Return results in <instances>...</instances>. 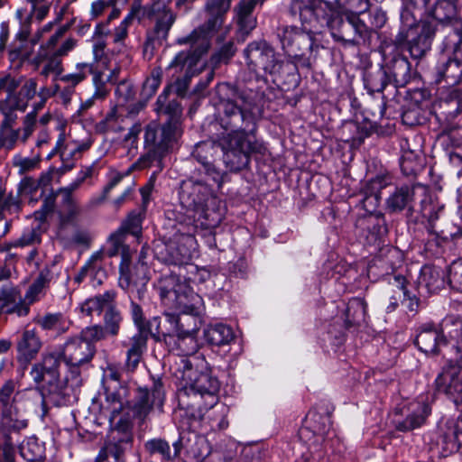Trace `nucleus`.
Wrapping results in <instances>:
<instances>
[{
  "instance_id": "1",
  "label": "nucleus",
  "mask_w": 462,
  "mask_h": 462,
  "mask_svg": "<svg viewBox=\"0 0 462 462\" xmlns=\"http://www.w3.org/2000/svg\"><path fill=\"white\" fill-rule=\"evenodd\" d=\"M220 125L226 130L217 140L223 152V161L231 171L246 168L254 153L263 154L265 147L256 137L257 124L254 112L240 107L232 100L220 104Z\"/></svg>"
},
{
  "instance_id": "2",
  "label": "nucleus",
  "mask_w": 462,
  "mask_h": 462,
  "mask_svg": "<svg viewBox=\"0 0 462 462\" xmlns=\"http://www.w3.org/2000/svg\"><path fill=\"white\" fill-rule=\"evenodd\" d=\"M289 14L308 29H329L333 40L343 47H356L365 42L370 31L357 16L344 20L332 4L325 0H291Z\"/></svg>"
},
{
  "instance_id": "3",
  "label": "nucleus",
  "mask_w": 462,
  "mask_h": 462,
  "mask_svg": "<svg viewBox=\"0 0 462 462\" xmlns=\"http://www.w3.org/2000/svg\"><path fill=\"white\" fill-rule=\"evenodd\" d=\"M176 365L184 383L178 393L179 406L194 420H201L218 402L219 381L212 375L203 358L180 357Z\"/></svg>"
},
{
  "instance_id": "4",
  "label": "nucleus",
  "mask_w": 462,
  "mask_h": 462,
  "mask_svg": "<svg viewBox=\"0 0 462 462\" xmlns=\"http://www.w3.org/2000/svg\"><path fill=\"white\" fill-rule=\"evenodd\" d=\"M230 0H207L204 5L206 21L189 35L179 40L181 44H190L192 50L179 52L170 63L168 69H180L184 71V78L176 81L177 92L184 94L191 78L196 74L193 69L200 55L208 48L207 38L217 32L224 24L226 16L230 10Z\"/></svg>"
},
{
  "instance_id": "5",
  "label": "nucleus",
  "mask_w": 462,
  "mask_h": 462,
  "mask_svg": "<svg viewBox=\"0 0 462 462\" xmlns=\"http://www.w3.org/2000/svg\"><path fill=\"white\" fill-rule=\"evenodd\" d=\"M440 342L449 350L450 359L435 379L436 388L457 406H462V318L446 316L439 323Z\"/></svg>"
},
{
  "instance_id": "6",
  "label": "nucleus",
  "mask_w": 462,
  "mask_h": 462,
  "mask_svg": "<svg viewBox=\"0 0 462 462\" xmlns=\"http://www.w3.org/2000/svg\"><path fill=\"white\" fill-rule=\"evenodd\" d=\"M180 199L189 217L193 219V228L213 229L221 223L223 211L205 181L193 179L183 181Z\"/></svg>"
},
{
  "instance_id": "7",
  "label": "nucleus",
  "mask_w": 462,
  "mask_h": 462,
  "mask_svg": "<svg viewBox=\"0 0 462 462\" xmlns=\"http://www.w3.org/2000/svg\"><path fill=\"white\" fill-rule=\"evenodd\" d=\"M162 304L180 315L199 316L203 310L202 298L176 274L162 275L155 284Z\"/></svg>"
},
{
  "instance_id": "8",
  "label": "nucleus",
  "mask_w": 462,
  "mask_h": 462,
  "mask_svg": "<svg viewBox=\"0 0 462 462\" xmlns=\"http://www.w3.org/2000/svg\"><path fill=\"white\" fill-rule=\"evenodd\" d=\"M165 316L166 321L172 326V329L167 333L161 330L164 341L173 345V349L178 351L181 357L191 358L192 356H188L195 354L199 347L196 333L199 329V316L171 313H165Z\"/></svg>"
},
{
  "instance_id": "9",
  "label": "nucleus",
  "mask_w": 462,
  "mask_h": 462,
  "mask_svg": "<svg viewBox=\"0 0 462 462\" xmlns=\"http://www.w3.org/2000/svg\"><path fill=\"white\" fill-rule=\"evenodd\" d=\"M320 29H308L301 24L284 26L279 32L280 41L285 53L295 60H302V65L310 66V58L316 57L320 44L317 42L316 35Z\"/></svg>"
},
{
  "instance_id": "10",
  "label": "nucleus",
  "mask_w": 462,
  "mask_h": 462,
  "mask_svg": "<svg viewBox=\"0 0 462 462\" xmlns=\"http://www.w3.org/2000/svg\"><path fill=\"white\" fill-rule=\"evenodd\" d=\"M164 402L165 392L160 379L154 380L150 388L137 387L134 399L128 403L125 421L134 419L143 423L153 411L157 410L159 412H162Z\"/></svg>"
},
{
  "instance_id": "11",
  "label": "nucleus",
  "mask_w": 462,
  "mask_h": 462,
  "mask_svg": "<svg viewBox=\"0 0 462 462\" xmlns=\"http://www.w3.org/2000/svg\"><path fill=\"white\" fill-rule=\"evenodd\" d=\"M158 129L155 125H148L144 132V144L149 147L146 153L130 166V171L149 168L154 162H160L177 139V130L171 124L163 125L161 139L157 140Z\"/></svg>"
},
{
  "instance_id": "12",
  "label": "nucleus",
  "mask_w": 462,
  "mask_h": 462,
  "mask_svg": "<svg viewBox=\"0 0 462 462\" xmlns=\"http://www.w3.org/2000/svg\"><path fill=\"white\" fill-rule=\"evenodd\" d=\"M444 51L452 58L439 60L435 67V82L454 87L462 82V36L448 32L443 42Z\"/></svg>"
},
{
  "instance_id": "13",
  "label": "nucleus",
  "mask_w": 462,
  "mask_h": 462,
  "mask_svg": "<svg viewBox=\"0 0 462 462\" xmlns=\"http://www.w3.org/2000/svg\"><path fill=\"white\" fill-rule=\"evenodd\" d=\"M437 32V24L430 21L421 22L417 27L408 31H399L394 43L405 49L414 60L423 58L430 50Z\"/></svg>"
},
{
  "instance_id": "14",
  "label": "nucleus",
  "mask_w": 462,
  "mask_h": 462,
  "mask_svg": "<svg viewBox=\"0 0 462 462\" xmlns=\"http://www.w3.org/2000/svg\"><path fill=\"white\" fill-rule=\"evenodd\" d=\"M180 233L174 236V238L165 244L164 251L162 252V261L168 264L182 265L189 263L193 258L199 255L198 242L193 234Z\"/></svg>"
},
{
  "instance_id": "15",
  "label": "nucleus",
  "mask_w": 462,
  "mask_h": 462,
  "mask_svg": "<svg viewBox=\"0 0 462 462\" xmlns=\"http://www.w3.org/2000/svg\"><path fill=\"white\" fill-rule=\"evenodd\" d=\"M425 13L436 22L451 27L448 32L462 36V19L453 0H420Z\"/></svg>"
},
{
  "instance_id": "16",
  "label": "nucleus",
  "mask_w": 462,
  "mask_h": 462,
  "mask_svg": "<svg viewBox=\"0 0 462 462\" xmlns=\"http://www.w3.org/2000/svg\"><path fill=\"white\" fill-rule=\"evenodd\" d=\"M58 129L60 134L54 146V151L59 152L60 161L73 162L76 165V162L81 157L82 153L91 147L92 139L87 133H85L86 136L82 139L77 138L71 130L66 134L65 122L60 123Z\"/></svg>"
},
{
  "instance_id": "17",
  "label": "nucleus",
  "mask_w": 462,
  "mask_h": 462,
  "mask_svg": "<svg viewBox=\"0 0 462 462\" xmlns=\"http://www.w3.org/2000/svg\"><path fill=\"white\" fill-rule=\"evenodd\" d=\"M244 53L247 66L253 71L273 74L279 69L274 50L265 41L250 42Z\"/></svg>"
},
{
  "instance_id": "18",
  "label": "nucleus",
  "mask_w": 462,
  "mask_h": 462,
  "mask_svg": "<svg viewBox=\"0 0 462 462\" xmlns=\"http://www.w3.org/2000/svg\"><path fill=\"white\" fill-rule=\"evenodd\" d=\"M149 335L158 339L160 336H154V332L137 330L131 337L121 342L125 348V370L127 374L134 373L147 351Z\"/></svg>"
},
{
  "instance_id": "19",
  "label": "nucleus",
  "mask_w": 462,
  "mask_h": 462,
  "mask_svg": "<svg viewBox=\"0 0 462 462\" xmlns=\"http://www.w3.org/2000/svg\"><path fill=\"white\" fill-rule=\"evenodd\" d=\"M59 351L65 364L87 365L94 358L97 349L74 335L66 339Z\"/></svg>"
},
{
  "instance_id": "20",
  "label": "nucleus",
  "mask_w": 462,
  "mask_h": 462,
  "mask_svg": "<svg viewBox=\"0 0 462 462\" xmlns=\"http://www.w3.org/2000/svg\"><path fill=\"white\" fill-rule=\"evenodd\" d=\"M62 356L59 350L45 351L40 362L35 363L30 371V375L37 386L46 380H56L60 377V366Z\"/></svg>"
},
{
  "instance_id": "21",
  "label": "nucleus",
  "mask_w": 462,
  "mask_h": 462,
  "mask_svg": "<svg viewBox=\"0 0 462 462\" xmlns=\"http://www.w3.org/2000/svg\"><path fill=\"white\" fill-rule=\"evenodd\" d=\"M38 394H40V385L37 386ZM74 394V389L60 377L56 380H46L42 387V403L43 406L50 402L55 406H64L70 402Z\"/></svg>"
},
{
  "instance_id": "22",
  "label": "nucleus",
  "mask_w": 462,
  "mask_h": 462,
  "mask_svg": "<svg viewBox=\"0 0 462 462\" xmlns=\"http://www.w3.org/2000/svg\"><path fill=\"white\" fill-rule=\"evenodd\" d=\"M42 342L35 328H25L16 342V359L18 363L28 365L34 360L40 350Z\"/></svg>"
},
{
  "instance_id": "23",
  "label": "nucleus",
  "mask_w": 462,
  "mask_h": 462,
  "mask_svg": "<svg viewBox=\"0 0 462 462\" xmlns=\"http://www.w3.org/2000/svg\"><path fill=\"white\" fill-rule=\"evenodd\" d=\"M119 283L122 288L128 289L131 285L137 287L138 297L143 296L145 286L150 280L148 266L144 263H137L133 271H130L129 264L123 262L119 268Z\"/></svg>"
},
{
  "instance_id": "24",
  "label": "nucleus",
  "mask_w": 462,
  "mask_h": 462,
  "mask_svg": "<svg viewBox=\"0 0 462 462\" xmlns=\"http://www.w3.org/2000/svg\"><path fill=\"white\" fill-rule=\"evenodd\" d=\"M159 11L153 14L154 26L147 32V42L162 43L169 35V32L176 20V14L164 3L158 1Z\"/></svg>"
},
{
  "instance_id": "25",
  "label": "nucleus",
  "mask_w": 462,
  "mask_h": 462,
  "mask_svg": "<svg viewBox=\"0 0 462 462\" xmlns=\"http://www.w3.org/2000/svg\"><path fill=\"white\" fill-rule=\"evenodd\" d=\"M462 442V431L458 421L448 420L439 427L437 444L441 448L443 456H448L458 450Z\"/></svg>"
},
{
  "instance_id": "26",
  "label": "nucleus",
  "mask_w": 462,
  "mask_h": 462,
  "mask_svg": "<svg viewBox=\"0 0 462 462\" xmlns=\"http://www.w3.org/2000/svg\"><path fill=\"white\" fill-rule=\"evenodd\" d=\"M431 409L425 402H413L409 405V413L402 420L395 422V428L399 431L406 432L420 428L425 424Z\"/></svg>"
},
{
  "instance_id": "27",
  "label": "nucleus",
  "mask_w": 462,
  "mask_h": 462,
  "mask_svg": "<svg viewBox=\"0 0 462 462\" xmlns=\"http://www.w3.org/2000/svg\"><path fill=\"white\" fill-rule=\"evenodd\" d=\"M414 344L425 354H438L440 342L439 328H437L433 323H424L419 327Z\"/></svg>"
},
{
  "instance_id": "28",
  "label": "nucleus",
  "mask_w": 462,
  "mask_h": 462,
  "mask_svg": "<svg viewBox=\"0 0 462 462\" xmlns=\"http://www.w3.org/2000/svg\"><path fill=\"white\" fill-rule=\"evenodd\" d=\"M16 390V383L13 379L6 380L0 387L1 411H6L17 405V402L29 394H38V389Z\"/></svg>"
},
{
  "instance_id": "29",
  "label": "nucleus",
  "mask_w": 462,
  "mask_h": 462,
  "mask_svg": "<svg viewBox=\"0 0 462 462\" xmlns=\"http://www.w3.org/2000/svg\"><path fill=\"white\" fill-rule=\"evenodd\" d=\"M416 186L402 185L395 188L386 199V208L392 213L412 208Z\"/></svg>"
},
{
  "instance_id": "30",
  "label": "nucleus",
  "mask_w": 462,
  "mask_h": 462,
  "mask_svg": "<svg viewBox=\"0 0 462 462\" xmlns=\"http://www.w3.org/2000/svg\"><path fill=\"white\" fill-rule=\"evenodd\" d=\"M128 389L125 386H120L116 391L108 393L106 396V402H107V409L110 411V420H115L120 415V422L125 421V414L128 411Z\"/></svg>"
},
{
  "instance_id": "31",
  "label": "nucleus",
  "mask_w": 462,
  "mask_h": 462,
  "mask_svg": "<svg viewBox=\"0 0 462 462\" xmlns=\"http://www.w3.org/2000/svg\"><path fill=\"white\" fill-rule=\"evenodd\" d=\"M213 149V144L209 143H201L197 144L193 157L201 164L200 171H203L208 180H211L218 187L223 182V174L210 162L208 153Z\"/></svg>"
},
{
  "instance_id": "32",
  "label": "nucleus",
  "mask_w": 462,
  "mask_h": 462,
  "mask_svg": "<svg viewBox=\"0 0 462 462\" xmlns=\"http://www.w3.org/2000/svg\"><path fill=\"white\" fill-rule=\"evenodd\" d=\"M387 79L393 78L397 87L405 86L411 79V64L403 55L394 56L389 63L383 67Z\"/></svg>"
},
{
  "instance_id": "33",
  "label": "nucleus",
  "mask_w": 462,
  "mask_h": 462,
  "mask_svg": "<svg viewBox=\"0 0 462 462\" xmlns=\"http://www.w3.org/2000/svg\"><path fill=\"white\" fill-rule=\"evenodd\" d=\"M204 338L210 346L221 347L230 346L236 336L231 327L219 323L208 326L204 330Z\"/></svg>"
},
{
  "instance_id": "34",
  "label": "nucleus",
  "mask_w": 462,
  "mask_h": 462,
  "mask_svg": "<svg viewBox=\"0 0 462 462\" xmlns=\"http://www.w3.org/2000/svg\"><path fill=\"white\" fill-rule=\"evenodd\" d=\"M260 2L261 0H241L235 8L240 31L245 34H249L256 26L257 22L253 12Z\"/></svg>"
},
{
  "instance_id": "35",
  "label": "nucleus",
  "mask_w": 462,
  "mask_h": 462,
  "mask_svg": "<svg viewBox=\"0 0 462 462\" xmlns=\"http://www.w3.org/2000/svg\"><path fill=\"white\" fill-rule=\"evenodd\" d=\"M81 208L76 199H62L56 211L60 228H65L77 223Z\"/></svg>"
},
{
  "instance_id": "36",
  "label": "nucleus",
  "mask_w": 462,
  "mask_h": 462,
  "mask_svg": "<svg viewBox=\"0 0 462 462\" xmlns=\"http://www.w3.org/2000/svg\"><path fill=\"white\" fill-rule=\"evenodd\" d=\"M51 182L50 173H42L39 180L26 176L22 179L18 185V192L21 196L28 198L31 202H36L39 197L41 186H47Z\"/></svg>"
},
{
  "instance_id": "37",
  "label": "nucleus",
  "mask_w": 462,
  "mask_h": 462,
  "mask_svg": "<svg viewBox=\"0 0 462 462\" xmlns=\"http://www.w3.org/2000/svg\"><path fill=\"white\" fill-rule=\"evenodd\" d=\"M17 120L3 117L0 122V151H12L21 143V136L15 127Z\"/></svg>"
},
{
  "instance_id": "38",
  "label": "nucleus",
  "mask_w": 462,
  "mask_h": 462,
  "mask_svg": "<svg viewBox=\"0 0 462 462\" xmlns=\"http://www.w3.org/2000/svg\"><path fill=\"white\" fill-rule=\"evenodd\" d=\"M1 423L8 431L18 433L28 427L29 419L16 405L9 410L1 411Z\"/></svg>"
},
{
  "instance_id": "39",
  "label": "nucleus",
  "mask_w": 462,
  "mask_h": 462,
  "mask_svg": "<svg viewBox=\"0 0 462 462\" xmlns=\"http://www.w3.org/2000/svg\"><path fill=\"white\" fill-rule=\"evenodd\" d=\"M35 322L42 330L52 331L56 333V335L66 333L70 327V321L60 312L47 313L43 316H40L35 319Z\"/></svg>"
},
{
  "instance_id": "40",
  "label": "nucleus",
  "mask_w": 462,
  "mask_h": 462,
  "mask_svg": "<svg viewBox=\"0 0 462 462\" xmlns=\"http://www.w3.org/2000/svg\"><path fill=\"white\" fill-rule=\"evenodd\" d=\"M131 317L137 330L154 332V336L161 335V319L159 317L146 320L142 307L134 301H131Z\"/></svg>"
},
{
  "instance_id": "41",
  "label": "nucleus",
  "mask_w": 462,
  "mask_h": 462,
  "mask_svg": "<svg viewBox=\"0 0 462 462\" xmlns=\"http://www.w3.org/2000/svg\"><path fill=\"white\" fill-rule=\"evenodd\" d=\"M419 285L425 287L430 293L436 292L444 286L442 271L434 266H423L419 277Z\"/></svg>"
},
{
  "instance_id": "42",
  "label": "nucleus",
  "mask_w": 462,
  "mask_h": 462,
  "mask_svg": "<svg viewBox=\"0 0 462 462\" xmlns=\"http://www.w3.org/2000/svg\"><path fill=\"white\" fill-rule=\"evenodd\" d=\"M38 63H42L41 75L48 78L53 76V80L56 81L60 79L63 72L62 58L58 56L54 51L42 54L39 53L37 56Z\"/></svg>"
},
{
  "instance_id": "43",
  "label": "nucleus",
  "mask_w": 462,
  "mask_h": 462,
  "mask_svg": "<svg viewBox=\"0 0 462 462\" xmlns=\"http://www.w3.org/2000/svg\"><path fill=\"white\" fill-rule=\"evenodd\" d=\"M356 226L367 234L374 236L375 239L386 231L385 220L381 213L367 214L362 217H359L356 221Z\"/></svg>"
},
{
  "instance_id": "44",
  "label": "nucleus",
  "mask_w": 462,
  "mask_h": 462,
  "mask_svg": "<svg viewBox=\"0 0 462 462\" xmlns=\"http://www.w3.org/2000/svg\"><path fill=\"white\" fill-rule=\"evenodd\" d=\"M29 104L17 92L9 94L0 100V113L3 117L18 120L17 111L24 112Z\"/></svg>"
},
{
  "instance_id": "45",
  "label": "nucleus",
  "mask_w": 462,
  "mask_h": 462,
  "mask_svg": "<svg viewBox=\"0 0 462 462\" xmlns=\"http://www.w3.org/2000/svg\"><path fill=\"white\" fill-rule=\"evenodd\" d=\"M440 106L447 116L456 117L462 111V91L459 88H448L442 94Z\"/></svg>"
},
{
  "instance_id": "46",
  "label": "nucleus",
  "mask_w": 462,
  "mask_h": 462,
  "mask_svg": "<svg viewBox=\"0 0 462 462\" xmlns=\"http://www.w3.org/2000/svg\"><path fill=\"white\" fill-rule=\"evenodd\" d=\"M22 457L29 462L40 461L45 457V446L36 437L25 439L19 446Z\"/></svg>"
},
{
  "instance_id": "47",
  "label": "nucleus",
  "mask_w": 462,
  "mask_h": 462,
  "mask_svg": "<svg viewBox=\"0 0 462 462\" xmlns=\"http://www.w3.org/2000/svg\"><path fill=\"white\" fill-rule=\"evenodd\" d=\"M51 279V273L49 269H43L40 272L38 277L28 288L24 300L29 304H32L41 299L44 294V290L50 284Z\"/></svg>"
},
{
  "instance_id": "48",
  "label": "nucleus",
  "mask_w": 462,
  "mask_h": 462,
  "mask_svg": "<svg viewBox=\"0 0 462 462\" xmlns=\"http://www.w3.org/2000/svg\"><path fill=\"white\" fill-rule=\"evenodd\" d=\"M104 255L105 252L103 250L95 252L75 276V282L79 284L87 276H96L103 272Z\"/></svg>"
},
{
  "instance_id": "49",
  "label": "nucleus",
  "mask_w": 462,
  "mask_h": 462,
  "mask_svg": "<svg viewBox=\"0 0 462 462\" xmlns=\"http://www.w3.org/2000/svg\"><path fill=\"white\" fill-rule=\"evenodd\" d=\"M142 216L140 213L132 212L128 215L127 218L123 222L117 233L112 234L109 240L115 245L116 247L120 243V236L122 233H129L134 236H138L141 233Z\"/></svg>"
},
{
  "instance_id": "50",
  "label": "nucleus",
  "mask_w": 462,
  "mask_h": 462,
  "mask_svg": "<svg viewBox=\"0 0 462 462\" xmlns=\"http://www.w3.org/2000/svg\"><path fill=\"white\" fill-rule=\"evenodd\" d=\"M366 302L361 298L349 300L346 309V322L348 326L359 324L366 316Z\"/></svg>"
},
{
  "instance_id": "51",
  "label": "nucleus",
  "mask_w": 462,
  "mask_h": 462,
  "mask_svg": "<svg viewBox=\"0 0 462 462\" xmlns=\"http://www.w3.org/2000/svg\"><path fill=\"white\" fill-rule=\"evenodd\" d=\"M388 83L383 67L372 71H366L364 76L365 88L370 94L382 92Z\"/></svg>"
},
{
  "instance_id": "52",
  "label": "nucleus",
  "mask_w": 462,
  "mask_h": 462,
  "mask_svg": "<svg viewBox=\"0 0 462 462\" xmlns=\"http://www.w3.org/2000/svg\"><path fill=\"white\" fill-rule=\"evenodd\" d=\"M165 100H166V94H165V92H163L157 98L156 103L159 106L158 112H162L164 114H167L170 116L168 122H166L164 125H169V124L171 125L172 124L175 126V129L177 130V136H178L180 134L178 125H179V118L181 115V107H180V104L175 100L170 101L168 103V105L164 106L163 104H164Z\"/></svg>"
},
{
  "instance_id": "53",
  "label": "nucleus",
  "mask_w": 462,
  "mask_h": 462,
  "mask_svg": "<svg viewBox=\"0 0 462 462\" xmlns=\"http://www.w3.org/2000/svg\"><path fill=\"white\" fill-rule=\"evenodd\" d=\"M393 282H391L393 287V294L389 299V304L386 307L387 312H393L399 306V302H402V299L407 296L406 279L402 275L393 277Z\"/></svg>"
},
{
  "instance_id": "54",
  "label": "nucleus",
  "mask_w": 462,
  "mask_h": 462,
  "mask_svg": "<svg viewBox=\"0 0 462 462\" xmlns=\"http://www.w3.org/2000/svg\"><path fill=\"white\" fill-rule=\"evenodd\" d=\"M144 448L150 455H160L162 461H171V449L169 442L162 438H154L144 443Z\"/></svg>"
},
{
  "instance_id": "55",
  "label": "nucleus",
  "mask_w": 462,
  "mask_h": 462,
  "mask_svg": "<svg viewBox=\"0 0 462 462\" xmlns=\"http://www.w3.org/2000/svg\"><path fill=\"white\" fill-rule=\"evenodd\" d=\"M93 168L86 167L82 169L77 175V178L70 182L68 186L58 189L57 194L60 195L62 199H76L73 193L79 189L82 183L92 176Z\"/></svg>"
},
{
  "instance_id": "56",
  "label": "nucleus",
  "mask_w": 462,
  "mask_h": 462,
  "mask_svg": "<svg viewBox=\"0 0 462 462\" xmlns=\"http://www.w3.org/2000/svg\"><path fill=\"white\" fill-rule=\"evenodd\" d=\"M103 319L106 336L116 337L123 322L121 312L116 308H110L106 310Z\"/></svg>"
},
{
  "instance_id": "57",
  "label": "nucleus",
  "mask_w": 462,
  "mask_h": 462,
  "mask_svg": "<svg viewBox=\"0 0 462 462\" xmlns=\"http://www.w3.org/2000/svg\"><path fill=\"white\" fill-rule=\"evenodd\" d=\"M305 425L306 430H311L318 436H324L329 429L328 418L315 411H310L306 415Z\"/></svg>"
},
{
  "instance_id": "58",
  "label": "nucleus",
  "mask_w": 462,
  "mask_h": 462,
  "mask_svg": "<svg viewBox=\"0 0 462 462\" xmlns=\"http://www.w3.org/2000/svg\"><path fill=\"white\" fill-rule=\"evenodd\" d=\"M79 337L89 346H96L95 344L106 337V329L100 324L90 325L84 328Z\"/></svg>"
},
{
  "instance_id": "59",
  "label": "nucleus",
  "mask_w": 462,
  "mask_h": 462,
  "mask_svg": "<svg viewBox=\"0 0 462 462\" xmlns=\"http://www.w3.org/2000/svg\"><path fill=\"white\" fill-rule=\"evenodd\" d=\"M339 13H350L352 14L360 15L370 8L369 0H337Z\"/></svg>"
},
{
  "instance_id": "60",
  "label": "nucleus",
  "mask_w": 462,
  "mask_h": 462,
  "mask_svg": "<svg viewBox=\"0 0 462 462\" xmlns=\"http://www.w3.org/2000/svg\"><path fill=\"white\" fill-rule=\"evenodd\" d=\"M423 8L419 3L418 5H411L410 1L404 0V7L401 12L402 27L400 31H408L411 28L417 27L421 23L417 22L416 15L412 13V9Z\"/></svg>"
},
{
  "instance_id": "61",
  "label": "nucleus",
  "mask_w": 462,
  "mask_h": 462,
  "mask_svg": "<svg viewBox=\"0 0 462 462\" xmlns=\"http://www.w3.org/2000/svg\"><path fill=\"white\" fill-rule=\"evenodd\" d=\"M441 208L431 203V201H421V215L427 219L426 228L430 234H435L434 224L439 219V212Z\"/></svg>"
},
{
  "instance_id": "62",
  "label": "nucleus",
  "mask_w": 462,
  "mask_h": 462,
  "mask_svg": "<svg viewBox=\"0 0 462 462\" xmlns=\"http://www.w3.org/2000/svg\"><path fill=\"white\" fill-rule=\"evenodd\" d=\"M142 125L135 123L123 139L124 145L127 147V155L134 157L137 153L139 134L142 132Z\"/></svg>"
},
{
  "instance_id": "63",
  "label": "nucleus",
  "mask_w": 462,
  "mask_h": 462,
  "mask_svg": "<svg viewBox=\"0 0 462 462\" xmlns=\"http://www.w3.org/2000/svg\"><path fill=\"white\" fill-rule=\"evenodd\" d=\"M38 118L32 114H26L22 118V125L17 128L21 136V143H26L28 139L33 134L36 130Z\"/></svg>"
},
{
  "instance_id": "64",
  "label": "nucleus",
  "mask_w": 462,
  "mask_h": 462,
  "mask_svg": "<svg viewBox=\"0 0 462 462\" xmlns=\"http://www.w3.org/2000/svg\"><path fill=\"white\" fill-rule=\"evenodd\" d=\"M448 281L453 289L462 291V258L451 263Z\"/></svg>"
}]
</instances>
